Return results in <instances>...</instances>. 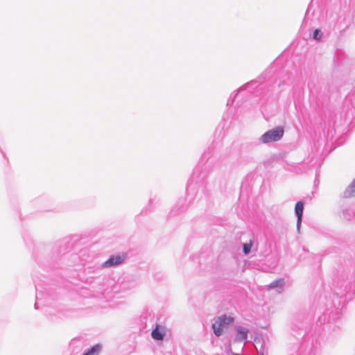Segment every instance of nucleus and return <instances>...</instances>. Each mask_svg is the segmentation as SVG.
Listing matches in <instances>:
<instances>
[{
  "label": "nucleus",
  "mask_w": 355,
  "mask_h": 355,
  "mask_svg": "<svg viewBox=\"0 0 355 355\" xmlns=\"http://www.w3.org/2000/svg\"><path fill=\"white\" fill-rule=\"evenodd\" d=\"M126 259V255L124 253L112 254L110 256L109 259L104 261L101 267L102 268H110L117 267L122 265Z\"/></svg>",
  "instance_id": "20e7f679"
},
{
  "label": "nucleus",
  "mask_w": 355,
  "mask_h": 355,
  "mask_svg": "<svg viewBox=\"0 0 355 355\" xmlns=\"http://www.w3.org/2000/svg\"><path fill=\"white\" fill-rule=\"evenodd\" d=\"M343 196L345 198H351L355 196V179L345 189V192L343 193Z\"/></svg>",
  "instance_id": "1a4fd4ad"
},
{
  "label": "nucleus",
  "mask_w": 355,
  "mask_h": 355,
  "mask_svg": "<svg viewBox=\"0 0 355 355\" xmlns=\"http://www.w3.org/2000/svg\"><path fill=\"white\" fill-rule=\"evenodd\" d=\"M304 210V202L302 201H298L295 204V214L297 216V231H300V225L302 220V215Z\"/></svg>",
  "instance_id": "39448f33"
},
{
  "label": "nucleus",
  "mask_w": 355,
  "mask_h": 355,
  "mask_svg": "<svg viewBox=\"0 0 355 355\" xmlns=\"http://www.w3.org/2000/svg\"><path fill=\"white\" fill-rule=\"evenodd\" d=\"M252 248V243H245L243 245V252L245 254H248L250 252Z\"/></svg>",
  "instance_id": "ddd939ff"
},
{
  "label": "nucleus",
  "mask_w": 355,
  "mask_h": 355,
  "mask_svg": "<svg viewBox=\"0 0 355 355\" xmlns=\"http://www.w3.org/2000/svg\"><path fill=\"white\" fill-rule=\"evenodd\" d=\"M240 90H242V88H240V89H238V90H237V92H240Z\"/></svg>",
  "instance_id": "f3484780"
},
{
  "label": "nucleus",
  "mask_w": 355,
  "mask_h": 355,
  "mask_svg": "<svg viewBox=\"0 0 355 355\" xmlns=\"http://www.w3.org/2000/svg\"><path fill=\"white\" fill-rule=\"evenodd\" d=\"M151 336L152 338L156 340H162L164 337V333L162 332L159 329V326L157 325L152 331Z\"/></svg>",
  "instance_id": "9d476101"
},
{
  "label": "nucleus",
  "mask_w": 355,
  "mask_h": 355,
  "mask_svg": "<svg viewBox=\"0 0 355 355\" xmlns=\"http://www.w3.org/2000/svg\"><path fill=\"white\" fill-rule=\"evenodd\" d=\"M355 216L354 209L350 206L344 207L342 209V217L347 220H351Z\"/></svg>",
  "instance_id": "0eeeda50"
},
{
  "label": "nucleus",
  "mask_w": 355,
  "mask_h": 355,
  "mask_svg": "<svg viewBox=\"0 0 355 355\" xmlns=\"http://www.w3.org/2000/svg\"><path fill=\"white\" fill-rule=\"evenodd\" d=\"M240 90H242V88H240V89H238V90H237V92H240Z\"/></svg>",
  "instance_id": "a211bd4d"
},
{
  "label": "nucleus",
  "mask_w": 355,
  "mask_h": 355,
  "mask_svg": "<svg viewBox=\"0 0 355 355\" xmlns=\"http://www.w3.org/2000/svg\"><path fill=\"white\" fill-rule=\"evenodd\" d=\"M238 336L236 340L239 341L244 340L247 338L248 330L243 327L239 326L236 328Z\"/></svg>",
  "instance_id": "6e6552de"
},
{
  "label": "nucleus",
  "mask_w": 355,
  "mask_h": 355,
  "mask_svg": "<svg viewBox=\"0 0 355 355\" xmlns=\"http://www.w3.org/2000/svg\"><path fill=\"white\" fill-rule=\"evenodd\" d=\"M285 286V280L284 278L277 279L268 285L269 289H277V292L281 293Z\"/></svg>",
  "instance_id": "423d86ee"
},
{
  "label": "nucleus",
  "mask_w": 355,
  "mask_h": 355,
  "mask_svg": "<svg viewBox=\"0 0 355 355\" xmlns=\"http://www.w3.org/2000/svg\"><path fill=\"white\" fill-rule=\"evenodd\" d=\"M35 309H38V307H37V302H35Z\"/></svg>",
  "instance_id": "dca6fc26"
},
{
  "label": "nucleus",
  "mask_w": 355,
  "mask_h": 355,
  "mask_svg": "<svg viewBox=\"0 0 355 355\" xmlns=\"http://www.w3.org/2000/svg\"><path fill=\"white\" fill-rule=\"evenodd\" d=\"M232 322H233L232 317H227L225 315L219 316L212 324L214 334L218 337L220 336L223 334V329Z\"/></svg>",
  "instance_id": "7ed1b4c3"
},
{
  "label": "nucleus",
  "mask_w": 355,
  "mask_h": 355,
  "mask_svg": "<svg viewBox=\"0 0 355 355\" xmlns=\"http://www.w3.org/2000/svg\"><path fill=\"white\" fill-rule=\"evenodd\" d=\"M284 129L282 126H277L271 130L266 131L259 139L262 144H268L279 141L284 136Z\"/></svg>",
  "instance_id": "f03ea898"
},
{
  "label": "nucleus",
  "mask_w": 355,
  "mask_h": 355,
  "mask_svg": "<svg viewBox=\"0 0 355 355\" xmlns=\"http://www.w3.org/2000/svg\"><path fill=\"white\" fill-rule=\"evenodd\" d=\"M322 37V33L320 29H315L313 31V38L315 40H320Z\"/></svg>",
  "instance_id": "f8f14e48"
},
{
  "label": "nucleus",
  "mask_w": 355,
  "mask_h": 355,
  "mask_svg": "<svg viewBox=\"0 0 355 355\" xmlns=\"http://www.w3.org/2000/svg\"><path fill=\"white\" fill-rule=\"evenodd\" d=\"M240 90H242V88H240V89H238V90H237V92H240Z\"/></svg>",
  "instance_id": "6ab92c4d"
},
{
  "label": "nucleus",
  "mask_w": 355,
  "mask_h": 355,
  "mask_svg": "<svg viewBox=\"0 0 355 355\" xmlns=\"http://www.w3.org/2000/svg\"><path fill=\"white\" fill-rule=\"evenodd\" d=\"M335 294L340 297L355 292V283H352L347 277H342L336 282Z\"/></svg>",
  "instance_id": "f257e3e1"
},
{
  "label": "nucleus",
  "mask_w": 355,
  "mask_h": 355,
  "mask_svg": "<svg viewBox=\"0 0 355 355\" xmlns=\"http://www.w3.org/2000/svg\"><path fill=\"white\" fill-rule=\"evenodd\" d=\"M192 189V183H189L188 187H187V192L189 194L191 191Z\"/></svg>",
  "instance_id": "2eb2a0df"
},
{
  "label": "nucleus",
  "mask_w": 355,
  "mask_h": 355,
  "mask_svg": "<svg viewBox=\"0 0 355 355\" xmlns=\"http://www.w3.org/2000/svg\"><path fill=\"white\" fill-rule=\"evenodd\" d=\"M102 346L100 344H96L87 351H86L83 355H98Z\"/></svg>",
  "instance_id": "9b49d317"
},
{
  "label": "nucleus",
  "mask_w": 355,
  "mask_h": 355,
  "mask_svg": "<svg viewBox=\"0 0 355 355\" xmlns=\"http://www.w3.org/2000/svg\"><path fill=\"white\" fill-rule=\"evenodd\" d=\"M237 96V93L234 94V96L232 97H231L228 101H227V105H232L234 101V99L236 98V96Z\"/></svg>",
  "instance_id": "4468645a"
}]
</instances>
